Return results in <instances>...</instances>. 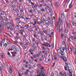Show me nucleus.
<instances>
[{
  "instance_id": "1",
  "label": "nucleus",
  "mask_w": 76,
  "mask_h": 76,
  "mask_svg": "<svg viewBox=\"0 0 76 76\" xmlns=\"http://www.w3.org/2000/svg\"><path fill=\"white\" fill-rule=\"evenodd\" d=\"M58 53H59V54H61L62 56H64V52L63 51H62L60 49H59L57 50Z\"/></svg>"
},
{
  "instance_id": "2",
  "label": "nucleus",
  "mask_w": 76,
  "mask_h": 76,
  "mask_svg": "<svg viewBox=\"0 0 76 76\" xmlns=\"http://www.w3.org/2000/svg\"><path fill=\"white\" fill-rule=\"evenodd\" d=\"M62 20L61 19H59L58 20V21H57V26H58V28H60V23H62Z\"/></svg>"
},
{
  "instance_id": "3",
  "label": "nucleus",
  "mask_w": 76,
  "mask_h": 76,
  "mask_svg": "<svg viewBox=\"0 0 76 76\" xmlns=\"http://www.w3.org/2000/svg\"><path fill=\"white\" fill-rule=\"evenodd\" d=\"M9 72L10 73V74H11L12 73V70H13V67H12V65H11L10 66V68H9Z\"/></svg>"
},
{
  "instance_id": "4",
  "label": "nucleus",
  "mask_w": 76,
  "mask_h": 76,
  "mask_svg": "<svg viewBox=\"0 0 76 76\" xmlns=\"http://www.w3.org/2000/svg\"><path fill=\"white\" fill-rule=\"evenodd\" d=\"M41 19L42 20H43L44 21H45V19H46V17H45V15H43V17L41 18Z\"/></svg>"
},
{
  "instance_id": "5",
  "label": "nucleus",
  "mask_w": 76,
  "mask_h": 76,
  "mask_svg": "<svg viewBox=\"0 0 76 76\" xmlns=\"http://www.w3.org/2000/svg\"><path fill=\"white\" fill-rule=\"evenodd\" d=\"M23 32H24V30L22 29L20 31L19 33H20V34L21 35H23Z\"/></svg>"
},
{
  "instance_id": "6",
  "label": "nucleus",
  "mask_w": 76,
  "mask_h": 76,
  "mask_svg": "<svg viewBox=\"0 0 76 76\" xmlns=\"http://www.w3.org/2000/svg\"><path fill=\"white\" fill-rule=\"evenodd\" d=\"M44 67H42L40 69V72H44L45 71V70H44Z\"/></svg>"
},
{
  "instance_id": "7",
  "label": "nucleus",
  "mask_w": 76,
  "mask_h": 76,
  "mask_svg": "<svg viewBox=\"0 0 76 76\" xmlns=\"http://www.w3.org/2000/svg\"><path fill=\"white\" fill-rule=\"evenodd\" d=\"M62 59H63V60H64V61L65 62H66V61H67V59H66V58H65V57L64 56L63 57Z\"/></svg>"
},
{
  "instance_id": "8",
  "label": "nucleus",
  "mask_w": 76,
  "mask_h": 76,
  "mask_svg": "<svg viewBox=\"0 0 76 76\" xmlns=\"http://www.w3.org/2000/svg\"><path fill=\"white\" fill-rule=\"evenodd\" d=\"M73 3V2L72 1L71 4H70V5L69 6V8H70H70H71L72 7V4Z\"/></svg>"
},
{
  "instance_id": "9",
  "label": "nucleus",
  "mask_w": 76,
  "mask_h": 76,
  "mask_svg": "<svg viewBox=\"0 0 76 76\" xmlns=\"http://www.w3.org/2000/svg\"><path fill=\"white\" fill-rule=\"evenodd\" d=\"M69 72L70 73V74H69V75H70V76H72V72H72V69H70L69 70Z\"/></svg>"
},
{
  "instance_id": "10",
  "label": "nucleus",
  "mask_w": 76,
  "mask_h": 76,
  "mask_svg": "<svg viewBox=\"0 0 76 76\" xmlns=\"http://www.w3.org/2000/svg\"><path fill=\"white\" fill-rule=\"evenodd\" d=\"M44 44H45V47H47V46H48L49 45V44L48 43H45V42H44Z\"/></svg>"
},
{
  "instance_id": "11",
  "label": "nucleus",
  "mask_w": 76,
  "mask_h": 76,
  "mask_svg": "<svg viewBox=\"0 0 76 76\" xmlns=\"http://www.w3.org/2000/svg\"><path fill=\"white\" fill-rule=\"evenodd\" d=\"M64 32L65 33H67V32H69L68 29L66 28V29L65 30Z\"/></svg>"
},
{
  "instance_id": "12",
  "label": "nucleus",
  "mask_w": 76,
  "mask_h": 76,
  "mask_svg": "<svg viewBox=\"0 0 76 76\" xmlns=\"http://www.w3.org/2000/svg\"><path fill=\"white\" fill-rule=\"evenodd\" d=\"M35 7H37V5L35 4V5H34V6H33V7H32V8H33V9H34Z\"/></svg>"
},
{
  "instance_id": "13",
  "label": "nucleus",
  "mask_w": 76,
  "mask_h": 76,
  "mask_svg": "<svg viewBox=\"0 0 76 76\" xmlns=\"http://www.w3.org/2000/svg\"><path fill=\"white\" fill-rule=\"evenodd\" d=\"M45 23L47 25V24H48V23H49V21L48 20H46L45 21Z\"/></svg>"
},
{
  "instance_id": "14",
  "label": "nucleus",
  "mask_w": 76,
  "mask_h": 76,
  "mask_svg": "<svg viewBox=\"0 0 76 76\" xmlns=\"http://www.w3.org/2000/svg\"><path fill=\"white\" fill-rule=\"evenodd\" d=\"M29 72V70L27 69L26 72L25 73L26 74H26H28V72Z\"/></svg>"
},
{
  "instance_id": "15",
  "label": "nucleus",
  "mask_w": 76,
  "mask_h": 76,
  "mask_svg": "<svg viewBox=\"0 0 76 76\" xmlns=\"http://www.w3.org/2000/svg\"><path fill=\"white\" fill-rule=\"evenodd\" d=\"M24 27H26V28H29V25H28L27 24L25 26H24Z\"/></svg>"
},
{
  "instance_id": "16",
  "label": "nucleus",
  "mask_w": 76,
  "mask_h": 76,
  "mask_svg": "<svg viewBox=\"0 0 76 76\" xmlns=\"http://www.w3.org/2000/svg\"><path fill=\"white\" fill-rule=\"evenodd\" d=\"M58 3H57V2H55V6L56 7H57L58 6Z\"/></svg>"
},
{
  "instance_id": "17",
  "label": "nucleus",
  "mask_w": 76,
  "mask_h": 76,
  "mask_svg": "<svg viewBox=\"0 0 76 76\" xmlns=\"http://www.w3.org/2000/svg\"><path fill=\"white\" fill-rule=\"evenodd\" d=\"M0 69H3V65L2 64H0Z\"/></svg>"
},
{
  "instance_id": "18",
  "label": "nucleus",
  "mask_w": 76,
  "mask_h": 76,
  "mask_svg": "<svg viewBox=\"0 0 76 76\" xmlns=\"http://www.w3.org/2000/svg\"><path fill=\"white\" fill-rule=\"evenodd\" d=\"M61 17L62 18H64V14H62Z\"/></svg>"
},
{
  "instance_id": "19",
  "label": "nucleus",
  "mask_w": 76,
  "mask_h": 76,
  "mask_svg": "<svg viewBox=\"0 0 76 76\" xmlns=\"http://www.w3.org/2000/svg\"><path fill=\"white\" fill-rule=\"evenodd\" d=\"M41 11H42V12H45V10H44V9H41Z\"/></svg>"
},
{
  "instance_id": "20",
  "label": "nucleus",
  "mask_w": 76,
  "mask_h": 76,
  "mask_svg": "<svg viewBox=\"0 0 76 76\" xmlns=\"http://www.w3.org/2000/svg\"><path fill=\"white\" fill-rule=\"evenodd\" d=\"M30 3L31 4V6H34V3H32V2H31Z\"/></svg>"
},
{
  "instance_id": "21",
  "label": "nucleus",
  "mask_w": 76,
  "mask_h": 76,
  "mask_svg": "<svg viewBox=\"0 0 76 76\" xmlns=\"http://www.w3.org/2000/svg\"><path fill=\"white\" fill-rule=\"evenodd\" d=\"M0 17H1L0 18V20H3V17L1 16V15H0Z\"/></svg>"
},
{
  "instance_id": "22",
  "label": "nucleus",
  "mask_w": 76,
  "mask_h": 76,
  "mask_svg": "<svg viewBox=\"0 0 76 76\" xmlns=\"http://www.w3.org/2000/svg\"><path fill=\"white\" fill-rule=\"evenodd\" d=\"M0 45L1 47H2V41L0 42Z\"/></svg>"
},
{
  "instance_id": "23",
  "label": "nucleus",
  "mask_w": 76,
  "mask_h": 76,
  "mask_svg": "<svg viewBox=\"0 0 76 76\" xmlns=\"http://www.w3.org/2000/svg\"><path fill=\"white\" fill-rule=\"evenodd\" d=\"M62 44L63 45H64L65 44H66V42H65V41H64L63 42Z\"/></svg>"
},
{
  "instance_id": "24",
  "label": "nucleus",
  "mask_w": 76,
  "mask_h": 76,
  "mask_svg": "<svg viewBox=\"0 0 76 76\" xmlns=\"http://www.w3.org/2000/svg\"><path fill=\"white\" fill-rule=\"evenodd\" d=\"M15 50L16 51H19V50L18 48H15Z\"/></svg>"
},
{
  "instance_id": "25",
  "label": "nucleus",
  "mask_w": 76,
  "mask_h": 76,
  "mask_svg": "<svg viewBox=\"0 0 76 76\" xmlns=\"http://www.w3.org/2000/svg\"><path fill=\"white\" fill-rule=\"evenodd\" d=\"M42 73V72H40H40L39 71V70H38L37 71V74H40V73Z\"/></svg>"
},
{
  "instance_id": "26",
  "label": "nucleus",
  "mask_w": 76,
  "mask_h": 76,
  "mask_svg": "<svg viewBox=\"0 0 76 76\" xmlns=\"http://www.w3.org/2000/svg\"><path fill=\"white\" fill-rule=\"evenodd\" d=\"M19 10L18 9H17L16 10V13H19Z\"/></svg>"
},
{
  "instance_id": "27",
  "label": "nucleus",
  "mask_w": 76,
  "mask_h": 76,
  "mask_svg": "<svg viewBox=\"0 0 76 76\" xmlns=\"http://www.w3.org/2000/svg\"><path fill=\"white\" fill-rule=\"evenodd\" d=\"M29 44V42H28L27 43H26L25 44V45H28Z\"/></svg>"
},
{
  "instance_id": "28",
  "label": "nucleus",
  "mask_w": 76,
  "mask_h": 76,
  "mask_svg": "<svg viewBox=\"0 0 76 76\" xmlns=\"http://www.w3.org/2000/svg\"><path fill=\"white\" fill-rule=\"evenodd\" d=\"M20 18H21V19H25V18H24V17H23V16L20 17Z\"/></svg>"
},
{
  "instance_id": "29",
  "label": "nucleus",
  "mask_w": 76,
  "mask_h": 76,
  "mask_svg": "<svg viewBox=\"0 0 76 76\" xmlns=\"http://www.w3.org/2000/svg\"><path fill=\"white\" fill-rule=\"evenodd\" d=\"M35 43L37 44V45H38V42L37 41H36Z\"/></svg>"
},
{
  "instance_id": "30",
  "label": "nucleus",
  "mask_w": 76,
  "mask_h": 76,
  "mask_svg": "<svg viewBox=\"0 0 76 76\" xmlns=\"http://www.w3.org/2000/svg\"><path fill=\"white\" fill-rule=\"evenodd\" d=\"M24 38H26V37H27V35H26V34H25L24 36Z\"/></svg>"
},
{
  "instance_id": "31",
  "label": "nucleus",
  "mask_w": 76,
  "mask_h": 76,
  "mask_svg": "<svg viewBox=\"0 0 76 76\" xmlns=\"http://www.w3.org/2000/svg\"><path fill=\"white\" fill-rule=\"evenodd\" d=\"M54 59H55V60H57V56L56 55L55 57H54Z\"/></svg>"
},
{
  "instance_id": "32",
  "label": "nucleus",
  "mask_w": 76,
  "mask_h": 76,
  "mask_svg": "<svg viewBox=\"0 0 76 76\" xmlns=\"http://www.w3.org/2000/svg\"><path fill=\"white\" fill-rule=\"evenodd\" d=\"M49 11L50 13H51V12H52V10L50 9L49 10Z\"/></svg>"
},
{
  "instance_id": "33",
  "label": "nucleus",
  "mask_w": 76,
  "mask_h": 76,
  "mask_svg": "<svg viewBox=\"0 0 76 76\" xmlns=\"http://www.w3.org/2000/svg\"><path fill=\"white\" fill-rule=\"evenodd\" d=\"M37 23H38V24H41V23L40 22V21L39 22L38 21H37Z\"/></svg>"
},
{
  "instance_id": "34",
  "label": "nucleus",
  "mask_w": 76,
  "mask_h": 76,
  "mask_svg": "<svg viewBox=\"0 0 76 76\" xmlns=\"http://www.w3.org/2000/svg\"><path fill=\"white\" fill-rule=\"evenodd\" d=\"M34 37H35V38H36L37 37V34H34Z\"/></svg>"
},
{
  "instance_id": "35",
  "label": "nucleus",
  "mask_w": 76,
  "mask_h": 76,
  "mask_svg": "<svg viewBox=\"0 0 76 76\" xmlns=\"http://www.w3.org/2000/svg\"><path fill=\"white\" fill-rule=\"evenodd\" d=\"M72 51H69V54H72Z\"/></svg>"
},
{
  "instance_id": "36",
  "label": "nucleus",
  "mask_w": 76,
  "mask_h": 76,
  "mask_svg": "<svg viewBox=\"0 0 76 76\" xmlns=\"http://www.w3.org/2000/svg\"><path fill=\"white\" fill-rule=\"evenodd\" d=\"M64 69L65 70H67V66H65Z\"/></svg>"
},
{
  "instance_id": "37",
  "label": "nucleus",
  "mask_w": 76,
  "mask_h": 76,
  "mask_svg": "<svg viewBox=\"0 0 76 76\" xmlns=\"http://www.w3.org/2000/svg\"><path fill=\"white\" fill-rule=\"evenodd\" d=\"M37 66H38L39 67H41V65L40 64H37Z\"/></svg>"
},
{
  "instance_id": "38",
  "label": "nucleus",
  "mask_w": 76,
  "mask_h": 76,
  "mask_svg": "<svg viewBox=\"0 0 76 76\" xmlns=\"http://www.w3.org/2000/svg\"><path fill=\"white\" fill-rule=\"evenodd\" d=\"M60 75H61L62 76H63V75H63V74H62L61 72H60Z\"/></svg>"
},
{
  "instance_id": "39",
  "label": "nucleus",
  "mask_w": 76,
  "mask_h": 76,
  "mask_svg": "<svg viewBox=\"0 0 76 76\" xmlns=\"http://www.w3.org/2000/svg\"><path fill=\"white\" fill-rule=\"evenodd\" d=\"M37 14H38L39 13H40V11H37Z\"/></svg>"
},
{
  "instance_id": "40",
  "label": "nucleus",
  "mask_w": 76,
  "mask_h": 76,
  "mask_svg": "<svg viewBox=\"0 0 76 76\" xmlns=\"http://www.w3.org/2000/svg\"><path fill=\"white\" fill-rule=\"evenodd\" d=\"M18 38H19V37H15V39H18Z\"/></svg>"
},
{
  "instance_id": "41",
  "label": "nucleus",
  "mask_w": 76,
  "mask_h": 76,
  "mask_svg": "<svg viewBox=\"0 0 76 76\" xmlns=\"http://www.w3.org/2000/svg\"><path fill=\"white\" fill-rule=\"evenodd\" d=\"M9 51H12L13 50L12 48H10L8 49Z\"/></svg>"
},
{
  "instance_id": "42",
  "label": "nucleus",
  "mask_w": 76,
  "mask_h": 76,
  "mask_svg": "<svg viewBox=\"0 0 76 76\" xmlns=\"http://www.w3.org/2000/svg\"><path fill=\"white\" fill-rule=\"evenodd\" d=\"M64 35L63 34L61 33V38H63V37H64Z\"/></svg>"
},
{
  "instance_id": "43",
  "label": "nucleus",
  "mask_w": 76,
  "mask_h": 76,
  "mask_svg": "<svg viewBox=\"0 0 76 76\" xmlns=\"http://www.w3.org/2000/svg\"><path fill=\"white\" fill-rule=\"evenodd\" d=\"M44 1L43 0H41V1H40V3H43V2H44Z\"/></svg>"
},
{
  "instance_id": "44",
  "label": "nucleus",
  "mask_w": 76,
  "mask_h": 76,
  "mask_svg": "<svg viewBox=\"0 0 76 76\" xmlns=\"http://www.w3.org/2000/svg\"><path fill=\"white\" fill-rule=\"evenodd\" d=\"M65 48H62V50L63 51H64V50H65Z\"/></svg>"
},
{
  "instance_id": "45",
  "label": "nucleus",
  "mask_w": 76,
  "mask_h": 76,
  "mask_svg": "<svg viewBox=\"0 0 76 76\" xmlns=\"http://www.w3.org/2000/svg\"><path fill=\"white\" fill-rule=\"evenodd\" d=\"M12 48H13V49H15V46L14 45H13V46H12Z\"/></svg>"
},
{
  "instance_id": "46",
  "label": "nucleus",
  "mask_w": 76,
  "mask_h": 76,
  "mask_svg": "<svg viewBox=\"0 0 76 76\" xmlns=\"http://www.w3.org/2000/svg\"><path fill=\"white\" fill-rule=\"evenodd\" d=\"M54 76V73L52 72L51 75V76Z\"/></svg>"
},
{
  "instance_id": "47",
  "label": "nucleus",
  "mask_w": 76,
  "mask_h": 76,
  "mask_svg": "<svg viewBox=\"0 0 76 76\" xmlns=\"http://www.w3.org/2000/svg\"><path fill=\"white\" fill-rule=\"evenodd\" d=\"M61 29L59 28V32H61Z\"/></svg>"
},
{
  "instance_id": "48",
  "label": "nucleus",
  "mask_w": 76,
  "mask_h": 76,
  "mask_svg": "<svg viewBox=\"0 0 76 76\" xmlns=\"http://www.w3.org/2000/svg\"><path fill=\"white\" fill-rule=\"evenodd\" d=\"M1 39L2 41H5V39H4V38H2Z\"/></svg>"
},
{
  "instance_id": "49",
  "label": "nucleus",
  "mask_w": 76,
  "mask_h": 76,
  "mask_svg": "<svg viewBox=\"0 0 76 76\" xmlns=\"http://www.w3.org/2000/svg\"><path fill=\"white\" fill-rule=\"evenodd\" d=\"M4 46L5 47H6V46H7V44H6V43H5V44H4Z\"/></svg>"
},
{
  "instance_id": "50",
  "label": "nucleus",
  "mask_w": 76,
  "mask_h": 76,
  "mask_svg": "<svg viewBox=\"0 0 76 76\" xmlns=\"http://www.w3.org/2000/svg\"><path fill=\"white\" fill-rule=\"evenodd\" d=\"M40 35H41V36H43V35H44V33H41L40 34Z\"/></svg>"
},
{
  "instance_id": "51",
  "label": "nucleus",
  "mask_w": 76,
  "mask_h": 76,
  "mask_svg": "<svg viewBox=\"0 0 76 76\" xmlns=\"http://www.w3.org/2000/svg\"><path fill=\"white\" fill-rule=\"evenodd\" d=\"M38 10H37V9H35L34 10V12H37Z\"/></svg>"
},
{
  "instance_id": "52",
  "label": "nucleus",
  "mask_w": 76,
  "mask_h": 76,
  "mask_svg": "<svg viewBox=\"0 0 76 76\" xmlns=\"http://www.w3.org/2000/svg\"><path fill=\"white\" fill-rule=\"evenodd\" d=\"M1 57H2V58H3V54L1 53Z\"/></svg>"
},
{
  "instance_id": "53",
  "label": "nucleus",
  "mask_w": 76,
  "mask_h": 76,
  "mask_svg": "<svg viewBox=\"0 0 76 76\" xmlns=\"http://www.w3.org/2000/svg\"><path fill=\"white\" fill-rule=\"evenodd\" d=\"M46 34H47V35H48L49 34H50V33L48 32H47L46 33Z\"/></svg>"
},
{
  "instance_id": "54",
  "label": "nucleus",
  "mask_w": 76,
  "mask_h": 76,
  "mask_svg": "<svg viewBox=\"0 0 76 76\" xmlns=\"http://www.w3.org/2000/svg\"><path fill=\"white\" fill-rule=\"evenodd\" d=\"M4 13V12H1V15H3V14Z\"/></svg>"
},
{
  "instance_id": "55",
  "label": "nucleus",
  "mask_w": 76,
  "mask_h": 76,
  "mask_svg": "<svg viewBox=\"0 0 76 76\" xmlns=\"http://www.w3.org/2000/svg\"><path fill=\"white\" fill-rule=\"evenodd\" d=\"M41 41H44V39L42 37L41 38Z\"/></svg>"
},
{
  "instance_id": "56",
  "label": "nucleus",
  "mask_w": 76,
  "mask_h": 76,
  "mask_svg": "<svg viewBox=\"0 0 76 76\" xmlns=\"http://www.w3.org/2000/svg\"><path fill=\"white\" fill-rule=\"evenodd\" d=\"M48 20H50L51 19V18H50V17H48Z\"/></svg>"
},
{
  "instance_id": "57",
  "label": "nucleus",
  "mask_w": 76,
  "mask_h": 76,
  "mask_svg": "<svg viewBox=\"0 0 76 76\" xmlns=\"http://www.w3.org/2000/svg\"><path fill=\"white\" fill-rule=\"evenodd\" d=\"M12 12H15V9H12Z\"/></svg>"
},
{
  "instance_id": "58",
  "label": "nucleus",
  "mask_w": 76,
  "mask_h": 76,
  "mask_svg": "<svg viewBox=\"0 0 76 76\" xmlns=\"http://www.w3.org/2000/svg\"><path fill=\"white\" fill-rule=\"evenodd\" d=\"M4 64L5 66H7V64H6V62H4Z\"/></svg>"
},
{
  "instance_id": "59",
  "label": "nucleus",
  "mask_w": 76,
  "mask_h": 76,
  "mask_svg": "<svg viewBox=\"0 0 76 76\" xmlns=\"http://www.w3.org/2000/svg\"><path fill=\"white\" fill-rule=\"evenodd\" d=\"M43 31L44 32H47V31L45 30H43Z\"/></svg>"
},
{
  "instance_id": "60",
  "label": "nucleus",
  "mask_w": 76,
  "mask_h": 76,
  "mask_svg": "<svg viewBox=\"0 0 76 76\" xmlns=\"http://www.w3.org/2000/svg\"><path fill=\"white\" fill-rule=\"evenodd\" d=\"M30 53H32V49H30L29 50Z\"/></svg>"
},
{
  "instance_id": "61",
  "label": "nucleus",
  "mask_w": 76,
  "mask_h": 76,
  "mask_svg": "<svg viewBox=\"0 0 76 76\" xmlns=\"http://www.w3.org/2000/svg\"><path fill=\"white\" fill-rule=\"evenodd\" d=\"M10 42H11V41H9L8 42H7V43L8 44H10Z\"/></svg>"
},
{
  "instance_id": "62",
  "label": "nucleus",
  "mask_w": 76,
  "mask_h": 76,
  "mask_svg": "<svg viewBox=\"0 0 76 76\" xmlns=\"http://www.w3.org/2000/svg\"><path fill=\"white\" fill-rule=\"evenodd\" d=\"M42 58H44V57H45V56L44 55H43L42 56Z\"/></svg>"
},
{
  "instance_id": "63",
  "label": "nucleus",
  "mask_w": 76,
  "mask_h": 76,
  "mask_svg": "<svg viewBox=\"0 0 76 76\" xmlns=\"http://www.w3.org/2000/svg\"><path fill=\"white\" fill-rule=\"evenodd\" d=\"M74 54L75 55H76V51H74Z\"/></svg>"
},
{
  "instance_id": "64",
  "label": "nucleus",
  "mask_w": 76,
  "mask_h": 76,
  "mask_svg": "<svg viewBox=\"0 0 76 76\" xmlns=\"http://www.w3.org/2000/svg\"><path fill=\"white\" fill-rule=\"evenodd\" d=\"M75 17L76 18V13H75Z\"/></svg>"
}]
</instances>
